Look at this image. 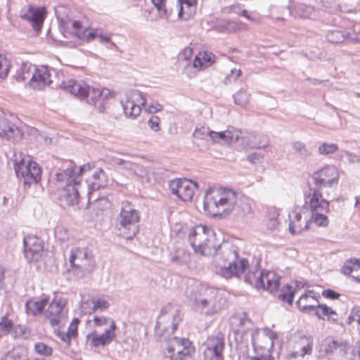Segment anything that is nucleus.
<instances>
[{
  "label": "nucleus",
  "instance_id": "31",
  "mask_svg": "<svg viewBox=\"0 0 360 360\" xmlns=\"http://www.w3.org/2000/svg\"><path fill=\"white\" fill-rule=\"evenodd\" d=\"M48 304V300L43 298L38 301L29 300L25 304V311L28 315L34 316L41 314L45 307Z\"/></svg>",
  "mask_w": 360,
  "mask_h": 360
},
{
  "label": "nucleus",
  "instance_id": "27",
  "mask_svg": "<svg viewBox=\"0 0 360 360\" xmlns=\"http://www.w3.org/2000/svg\"><path fill=\"white\" fill-rule=\"evenodd\" d=\"M207 134L214 142L225 144L237 141L241 135V132L235 129L220 132L210 131Z\"/></svg>",
  "mask_w": 360,
  "mask_h": 360
},
{
  "label": "nucleus",
  "instance_id": "17",
  "mask_svg": "<svg viewBox=\"0 0 360 360\" xmlns=\"http://www.w3.org/2000/svg\"><path fill=\"white\" fill-rule=\"evenodd\" d=\"M69 262L72 269L82 273L90 271L93 266L92 255L84 248H78L72 250Z\"/></svg>",
  "mask_w": 360,
  "mask_h": 360
},
{
  "label": "nucleus",
  "instance_id": "16",
  "mask_svg": "<svg viewBox=\"0 0 360 360\" xmlns=\"http://www.w3.org/2000/svg\"><path fill=\"white\" fill-rule=\"evenodd\" d=\"M169 187L172 194L183 201H188L192 199L198 186L196 182L188 179H176L169 182Z\"/></svg>",
  "mask_w": 360,
  "mask_h": 360
},
{
  "label": "nucleus",
  "instance_id": "24",
  "mask_svg": "<svg viewBox=\"0 0 360 360\" xmlns=\"http://www.w3.org/2000/svg\"><path fill=\"white\" fill-rule=\"evenodd\" d=\"M167 351L168 354L181 355L187 353L186 352H188V354H192L194 352V348L191 346V342L188 339L174 336L169 340Z\"/></svg>",
  "mask_w": 360,
  "mask_h": 360
},
{
  "label": "nucleus",
  "instance_id": "14",
  "mask_svg": "<svg viewBox=\"0 0 360 360\" xmlns=\"http://www.w3.org/2000/svg\"><path fill=\"white\" fill-rule=\"evenodd\" d=\"M120 103L126 117L134 119L140 115L141 106L146 104V98L139 90H129L125 92L124 98L121 99Z\"/></svg>",
  "mask_w": 360,
  "mask_h": 360
},
{
  "label": "nucleus",
  "instance_id": "5",
  "mask_svg": "<svg viewBox=\"0 0 360 360\" xmlns=\"http://www.w3.org/2000/svg\"><path fill=\"white\" fill-rule=\"evenodd\" d=\"M60 86L80 99L86 98L89 104L94 105L101 112L105 111L108 101L112 98L110 89L91 87L82 80L76 81L70 79L63 81Z\"/></svg>",
  "mask_w": 360,
  "mask_h": 360
},
{
  "label": "nucleus",
  "instance_id": "45",
  "mask_svg": "<svg viewBox=\"0 0 360 360\" xmlns=\"http://www.w3.org/2000/svg\"><path fill=\"white\" fill-rule=\"evenodd\" d=\"M113 162L117 166H120L122 169L127 170L129 174H131L134 162L127 161L121 158H114Z\"/></svg>",
  "mask_w": 360,
  "mask_h": 360
},
{
  "label": "nucleus",
  "instance_id": "11",
  "mask_svg": "<svg viewBox=\"0 0 360 360\" xmlns=\"http://www.w3.org/2000/svg\"><path fill=\"white\" fill-rule=\"evenodd\" d=\"M339 178L338 169L334 165H327L311 174L315 185L312 188L322 191L324 188H332L338 185Z\"/></svg>",
  "mask_w": 360,
  "mask_h": 360
},
{
  "label": "nucleus",
  "instance_id": "46",
  "mask_svg": "<svg viewBox=\"0 0 360 360\" xmlns=\"http://www.w3.org/2000/svg\"><path fill=\"white\" fill-rule=\"evenodd\" d=\"M13 328V323L11 320L4 317L0 321V335H4L9 333Z\"/></svg>",
  "mask_w": 360,
  "mask_h": 360
},
{
  "label": "nucleus",
  "instance_id": "47",
  "mask_svg": "<svg viewBox=\"0 0 360 360\" xmlns=\"http://www.w3.org/2000/svg\"><path fill=\"white\" fill-rule=\"evenodd\" d=\"M79 323V320L77 319H75L73 321L70 323L68 331L65 333V335L67 339H72L75 338L77 335V323Z\"/></svg>",
  "mask_w": 360,
  "mask_h": 360
},
{
  "label": "nucleus",
  "instance_id": "10",
  "mask_svg": "<svg viewBox=\"0 0 360 360\" xmlns=\"http://www.w3.org/2000/svg\"><path fill=\"white\" fill-rule=\"evenodd\" d=\"M181 319L176 306L167 304L160 311L155 328V335L160 341H167L172 334Z\"/></svg>",
  "mask_w": 360,
  "mask_h": 360
},
{
  "label": "nucleus",
  "instance_id": "50",
  "mask_svg": "<svg viewBox=\"0 0 360 360\" xmlns=\"http://www.w3.org/2000/svg\"><path fill=\"white\" fill-rule=\"evenodd\" d=\"M105 186V179H101V180L90 181V182L88 184V187L89 190V193L94 191L99 190L100 188L104 187Z\"/></svg>",
  "mask_w": 360,
  "mask_h": 360
},
{
  "label": "nucleus",
  "instance_id": "64",
  "mask_svg": "<svg viewBox=\"0 0 360 360\" xmlns=\"http://www.w3.org/2000/svg\"><path fill=\"white\" fill-rule=\"evenodd\" d=\"M250 360H275L272 356V354L269 355H255L254 356L250 357Z\"/></svg>",
  "mask_w": 360,
  "mask_h": 360
},
{
  "label": "nucleus",
  "instance_id": "19",
  "mask_svg": "<svg viewBox=\"0 0 360 360\" xmlns=\"http://www.w3.org/2000/svg\"><path fill=\"white\" fill-rule=\"evenodd\" d=\"M66 304L65 299L60 298L54 299L49 305L45 311V316L53 327L58 326L66 317L68 313L65 309Z\"/></svg>",
  "mask_w": 360,
  "mask_h": 360
},
{
  "label": "nucleus",
  "instance_id": "2",
  "mask_svg": "<svg viewBox=\"0 0 360 360\" xmlns=\"http://www.w3.org/2000/svg\"><path fill=\"white\" fill-rule=\"evenodd\" d=\"M236 335V349L240 356L245 357L248 354L250 345L253 347L255 355L272 354L274 333L260 332L254 328L252 322L245 315L239 319Z\"/></svg>",
  "mask_w": 360,
  "mask_h": 360
},
{
  "label": "nucleus",
  "instance_id": "34",
  "mask_svg": "<svg viewBox=\"0 0 360 360\" xmlns=\"http://www.w3.org/2000/svg\"><path fill=\"white\" fill-rule=\"evenodd\" d=\"M292 148L301 159H306L312 155L311 150L302 141H296L292 143Z\"/></svg>",
  "mask_w": 360,
  "mask_h": 360
},
{
  "label": "nucleus",
  "instance_id": "36",
  "mask_svg": "<svg viewBox=\"0 0 360 360\" xmlns=\"http://www.w3.org/2000/svg\"><path fill=\"white\" fill-rule=\"evenodd\" d=\"M93 321L94 322V325L97 327L107 326L104 330L115 332L117 328L115 321L108 317L94 316Z\"/></svg>",
  "mask_w": 360,
  "mask_h": 360
},
{
  "label": "nucleus",
  "instance_id": "54",
  "mask_svg": "<svg viewBox=\"0 0 360 360\" xmlns=\"http://www.w3.org/2000/svg\"><path fill=\"white\" fill-rule=\"evenodd\" d=\"M92 303L94 304L93 309L94 311L96 310H101L103 311L104 309H106L109 307V303L105 300L101 299H97V300H93Z\"/></svg>",
  "mask_w": 360,
  "mask_h": 360
},
{
  "label": "nucleus",
  "instance_id": "40",
  "mask_svg": "<svg viewBox=\"0 0 360 360\" xmlns=\"http://www.w3.org/2000/svg\"><path fill=\"white\" fill-rule=\"evenodd\" d=\"M338 148L336 143L323 142L319 145L318 153L321 155H328L337 152Z\"/></svg>",
  "mask_w": 360,
  "mask_h": 360
},
{
  "label": "nucleus",
  "instance_id": "56",
  "mask_svg": "<svg viewBox=\"0 0 360 360\" xmlns=\"http://www.w3.org/2000/svg\"><path fill=\"white\" fill-rule=\"evenodd\" d=\"M160 119L159 117L153 115L148 121V127L154 131L157 132L160 131Z\"/></svg>",
  "mask_w": 360,
  "mask_h": 360
},
{
  "label": "nucleus",
  "instance_id": "6",
  "mask_svg": "<svg viewBox=\"0 0 360 360\" xmlns=\"http://www.w3.org/2000/svg\"><path fill=\"white\" fill-rule=\"evenodd\" d=\"M192 299L195 307L206 315L219 311L225 302L218 289L205 285H201L196 288Z\"/></svg>",
  "mask_w": 360,
  "mask_h": 360
},
{
  "label": "nucleus",
  "instance_id": "23",
  "mask_svg": "<svg viewBox=\"0 0 360 360\" xmlns=\"http://www.w3.org/2000/svg\"><path fill=\"white\" fill-rule=\"evenodd\" d=\"M55 14L60 26L70 32L80 26V22L72 20L70 9L65 6L55 7Z\"/></svg>",
  "mask_w": 360,
  "mask_h": 360
},
{
  "label": "nucleus",
  "instance_id": "1",
  "mask_svg": "<svg viewBox=\"0 0 360 360\" xmlns=\"http://www.w3.org/2000/svg\"><path fill=\"white\" fill-rule=\"evenodd\" d=\"M204 210L212 217L226 218L229 215L243 219L252 214L251 200L226 188H210L206 190Z\"/></svg>",
  "mask_w": 360,
  "mask_h": 360
},
{
  "label": "nucleus",
  "instance_id": "26",
  "mask_svg": "<svg viewBox=\"0 0 360 360\" xmlns=\"http://www.w3.org/2000/svg\"><path fill=\"white\" fill-rule=\"evenodd\" d=\"M289 231L292 234H298L309 228V219L302 218L300 210H294L288 214Z\"/></svg>",
  "mask_w": 360,
  "mask_h": 360
},
{
  "label": "nucleus",
  "instance_id": "20",
  "mask_svg": "<svg viewBox=\"0 0 360 360\" xmlns=\"http://www.w3.org/2000/svg\"><path fill=\"white\" fill-rule=\"evenodd\" d=\"M24 254L29 262H37L44 250L42 240L34 236H28L23 239Z\"/></svg>",
  "mask_w": 360,
  "mask_h": 360
},
{
  "label": "nucleus",
  "instance_id": "4",
  "mask_svg": "<svg viewBox=\"0 0 360 360\" xmlns=\"http://www.w3.org/2000/svg\"><path fill=\"white\" fill-rule=\"evenodd\" d=\"M65 169L56 174L58 187L60 188L58 200L63 206H72L79 202V193L82 187V175L91 169L89 164L77 168L72 163Z\"/></svg>",
  "mask_w": 360,
  "mask_h": 360
},
{
  "label": "nucleus",
  "instance_id": "59",
  "mask_svg": "<svg viewBox=\"0 0 360 360\" xmlns=\"http://www.w3.org/2000/svg\"><path fill=\"white\" fill-rule=\"evenodd\" d=\"M255 271H248L247 274L244 276V281L255 287V280L258 278Z\"/></svg>",
  "mask_w": 360,
  "mask_h": 360
},
{
  "label": "nucleus",
  "instance_id": "38",
  "mask_svg": "<svg viewBox=\"0 0 360 360\" xmlns=\"http://www.w3.org/2000/svg\"><path fill=\"white\" fill-rule=\"evenodd\" d=\"M340 30H330L326 34V39L331 43H342L348 39L347 34Z\"/></svg>",
  "mask_w": 360,
  "mask_h": 360
},
{
  "label": "nucleus",
  "instance_id": "61",
  "mask_svg": "<svg viewBox=\"0 0 360 360\" xmlns=\"http://www.w3.org/2000/svg\"><path fill=\"white\" fill-rule=\"evenodd\" d=\"M168 356L170 360H193L192 354H188V352L181 355L172 354H169Z\"/></svg>",
  "mask_w": 360,
  "mask_h": 360
},
{
  "label": "nucleus",
  "instance_id": "21",
  "mask_svg": "<svg viewBox=\"0 0 360 360\" xmlns=\"http://www.w3.org/2000/svg\"><path fill=\"white\" fill-rule=\"evenodd\" d=\"M280 285V277L274 271H262L255 280L257 289L266 290L269 292L276 290Z\"/></svg>",
  "mask_w": 360,
  "mask_h": 360
},
{
  "label": "nucleus",
  "instance_id": "58",
  "mask_svg": "<svg viewBox=\"0 0 360 360\" xmlns=\"http://www.w3.org/2000/svg\"><path fill=\"white\" fill-rule=\"evenodd\" d=\"M263 158V155L260 153H252L247 156V160L252 164H257L262 162Z\"/></svg>",
  "mask_w": 360,
  "mask_h": 360
},
{
  "label": "nucleus",
  "instance_id": "12",
  "mask_svg": "<svg viewBox=\"0 0 360 360\" xmlns=\"http://www.w3.org/2000/svg\"><path fill=\"white\" fill-rule=\"evenodd\" d=\"M15 172L18 178L23 179L25 186H30L41 180V169L39 166L30 158H22L14 166Z\"/></svg>",
  "mask_w": 360,
  "mask_h": 360
},
{
  "label": "nucleus",
  "instance_id": "49",
  "mask_svg": "<svg viewBox=\"0 0 360 360\" xmlns=\"http://www.w3.org/2000/svg\"><path fill=\"white\" fill-rule=\"evenodd\" d=\"M344 155L347 157V162L349 164H354L356 162H360V155L350 153L347 150H342V154L340 155V158L342 159Z\"/></svg>",
  "mask_w": 360,
  "mask_h": 360
},
{
  "label": "nucleus",
  "instance_id": "63",
  "mask_svg": "<svg viewBox=\"0 0 360 360\" xmlns=\"http://www.w3.org/2000/svg\"><path fill=\"white\" fill-rule=\"evenodd\" d=\"M101 179H105V174L102 169H98L94 173L92 174V179L94 180H101Z\"/></svg>",
  "mask_w": 360,
  "mask_h": 360
},
{
  "label": "nucleus",
  "instance_id": "39",
  "mask_svg": "<svg viewBox=\"0 0 360 360\" xmlns=\"http://www.w3.org/2000/svg\"><path fill=\"white\" fill-rule=\"evenodd\" d=\"M294 295L295 290H293L292 286L286 284L285 285L283 286L281 293L278 296V298L283 302H286L289 304H292Z\"/></svg>",
  "mask_w": 360,
  "mask_h": 360
},
{
  "label": "nucleus",
  "instance_id": "52",
  "mask_svg": "<svg viewBox=\"0 0 360 360\" xmlns=\"http://www.w3.org/2000/svg\"><path fill=\"white\" fill-rule=\"evenodd\" d=\"M153 4L157 8L160 15L163 16L167 15V11L165 8L166 0H151Z\"/></svg>",
  "mask_w": 360,
  "mask_h": 360
},
{
  "label": "nucleus",
  "instance_id": "44",
  "mask_svg": "<svg viewBox=\"0 0 360 360\" xmlns=\"http://www.w3.org/2000/svg\"><path fill=\"white\" fill-rule=\"evenodd\" d=\"M10 68V62L4 56L0 55V77L1 79L7 77Z\"/></svg>",
  "mask_w": 360,
  "mask_h": 360
},
{
  "label": "nucleus",
  "instance_id": "41",
  "mask_svg": "<svg viewBox=\"0 0 360 360\" xmlns=\"http://www.w3.org/2000/svg\"><path fill=\"white\" fill-rule=\"evenodd\" d=\"M249 96L250 95L245 91L240 89L233 94V98L235 104L245 107L248 103Z\"/></svg>",
  "mask_w": 360,
  "mask_h": 360
},
{
  "label": "nucleus",
  "instance_id": "53",
  "mask_svg": "<svg viewBox=\"0 0 360 360\" xmlns=\"http://www.w3.org/2000/svg\"><path fill=\"white\" fill-rule=\"evenodd\" d=\"M179 2L180 4L179 16L180 18H183L184 9V6H186L187 8H191L196 4L197 0H179Z\"/></svg>",
  "mask_w": 360,
  "mask_h": 360
},
{
  "label": "nucleus",
  "instance_id": "42",
  "mask_svg": "<svg viewBox=\"0 0 360 360\" xmlns=\"http://www.w3.org/2000/svg\"><path fill=\"white\" fill-rule=\"evenodd\" d=\"M34 351L44 356H50L53 353V349L44 342H37L34 345Z\"/></svg>",
  "mask_w": 360,
  "mask_h": 360
},
{
  "label": "nucleus",
  "instance_id": "28",
  "mask_svg": "<svg viewBox=\"0 0 360 360\" xmlns=\"http://www.w3.org/2000/svg\"><path fill=\"white\" fill-rule=\"evenodd\" d=\"M341 271L360 282V259L350 258L346 260Z\"/></svg>",
  "mask_w": 360,
  "mask_h": 360
},
{
  "label": "nucleus",
  "instance_id": "29",
  "mask_svg": "<svg viewBox=\"0 0 360 360\" xmlns=\"http://www.w3.org/2000/svg\"><path fill=\"white\" fill-rule=\"evenodd\" d=\"M290 12L295 17L300 18H311L316 15L314 7L303 3H297L291 6Z\"/></svg>",
  "mask_w": 360,
  "mask_h": 360
},
{
  "label": "nucleus",
  "instance_id": "32",
  "mask_svg": "<svg viewBox=\"0 0 360 360\" xmlns=\"http://www.w3.org/2000/svg\"><path fill=\"white\" fill-rule=\"evenodd\" d=\"M322 346L327 354H333L338 349L344 351L347 348V344L343 341L333 340L330 338H326L322 342Z\"/></svg>",
  "mask_w": 360,
  "mask_h": 360
},
{
  "label": "nucleus",
  "instance_id": "30",
  "mask_svg": "<svg viewBox=\"0 0 360 360\" xmlns=\"http://www.w3.org/2000/svg\"><path fill=\"white\" fill-rule=\"evenodd\" d=\"M20 134V131L17 126L5 118H0V136H6L11 139Z\"/></svg>",
  "mask_w": 360,
  "mask_h": 360
},
{
  "label": "nucleus",
  "instance_id": "9",
  "mask_svg": "<svg viewBox=\"0 0 360 360\" xmlns=\"http://www.w3.org/2000/svg\"><path fill=\"white\" fill-rule=\"evenodd\" d=\"M139 213L131 203L124 201L122 202L120 214L116 219L115 228L123 238L131 240L139 232Z\"/></svg>",
  "mask_w": 360,
  "mask_h": 360
},
{
  "label": "nucleus",
  "instance_id": "22",
  "mask_svg": "<svg viewBox=\"0 0 360 360\" xmlns=\"http://www.w3.org/2000/svg\"><path fill=\"white\" fill-rule=\"evenodd\" d=\"M19 16L20 18L29 21L35 31L41 30L44 14L40 8L28 5L20 10Z\"/></svg>",
  "mask_w": 360,
  "mask_h": 360
},
{
  "label": "nucleus",
  "instance_id": "3",
  "mask_svg": "<svg viewBox=\"0 0 360 360\" xmlns=\"http://www.w3.org/2000/svg\"><path fill=\"white\" fill-rule=\"evenodd\" d=\"M212 257L215 272L229 279L233 276L240 277L249 266L246 259H238V248L229 242L216 244Z\"/></svg>",
  "mask_w": 360,
  "mask_h": 360
},
{
  "label": "nucleus",
  "instance_id": "57",
  "mask_svg": "<svg viewBox=\"0 0 360 360\" xmlns=\"http://www.w3.org/2000/svg\"><path fill=\"white\" fill-rule=\"evenodd\" d=\"M6 354L11 360H21L22 358V351L20 348H14Z\"/></svg>",
  "mask_w": 360,
  "mask_h": 360
},
{
  "label": "nucleus",
  "instance_id": "18",
  "mask_svg": "<svg viewBox=\"0 0 360 360\" xmlns=\"http://www.w3.org/2000/svg\"><path fill=\"white\" fill-rule=\"evenodd\" d=\"M307 298H308L307 295H302L300 300L296 302L297 307L302 311H314L315 314L319 319H323V316H326L328 317L327 319L329 321L336 322L338 321V314L336 311L326 304H304L303 301Z\"/></svg>",
  "mask_w": 360,
  "mask_h": 360
},
{
  "label": "nucleus",
  "instance_id": "60",
  "mask_svg": "<svg viewBox=\"0 0 360 360\" xmlns=\"http://www.w3.org/2000/svg\"><path fill=\"white\" fill-rule=\"evenodd\" d=\"M322 295L328 299L331 300H336L338 299L340 297V294L333 290L328 289V290H324L322 292Z\"/></svg>",
  "mask_w": 360,
  "mask_h": 360
},
{
  "label": "nucleus",
  "instance_id": "48",
  "mask_svg": "<svg viewBox=\"0 0 360 360\" xmlns=\"http://www.w3.org/2000/svg\"><path fill=\"white\" fill-rule=\"evenodd\" d=\"M240 75L241 70L240 69L231 70V72L226 76L224 82L226 85L231 84L233 82H236Z\"/></svg>",
  "mask_w": 360,
  "mask_h": 360
},
{
  "label": "nucleus",
  "instance_id": "62",
  "mask_svg": "<svg viewBox=\"0 0 360 360\" xmlns=\"http://www.w3.org/2000/svg\"><path fill=\"white\" fill-rule=\"evenodd\" d=\"M201 56L202 54L200 53L198 56H196L195 57L193 64L195 68H202L204 66H205V64L204 63L203 60L201 58Z\"/></svg>",
  "mask_w": 360,
  "mask_h": 360
},
{
  "label": "nucleus",
  "instance_id": "15",
  "mask_svg": "<svg viewBox=\"0 0 360 360\" xmlns=\"http://www.w3.org/2000/svg\"><path fill=\"white\" fill-rule=\"evenodd\" d=\"M203 347L205 360H224L225 339L222 333H218L209 335L205 341Z\"/></svg>",
  "mask_w": 360,
  "mask_h": 360
},
{
  "label": "nucleus",
  "instance_id": "55",
  "mask_svg": "<svg viewBox=\"0 0 360 360\" xmlns=\"http://www.w3.org/2000/svg\"><path fill=\"white\" fill-rule=\"evenodd\" d=\"M142 106H144L149 113H155L162 110V105L161 104L158 103H151L148 104L146 100V104L142 105Z\"/></svg>",
  "mask_w": 360,
  "mask_h": 360
},
{
  "label": "nucleus",
  "instance_id": "25",
  "mask_svg": "<svg viewBox=\"0 0 360 360\" xmlns=\"http://www.w3.org/2000/svg\"><path fill=\"white\" fill-rule=\"evenodd\" d=\"M115 337L114 331L105 330L102 334L91 333L86 335V345L91 349L104 347L109 345Z\"/></svg>",
  "mask_w": 360,
  "mask_h": 360
},
{
  "label": "nucleus",
  "instance_id": "43",
  "mask_svg": "<svg viewBox=\"0 0 360 360\" xmlns=\"http://www.w3.org/2000/svg\"><path fill=\"white\" fill-rule=\"evenodd\" d=\"M259 141H256L257 137L253 136L255 141H250L249 146L252 148H265L269 145V139L265 135H259Z\"/></svg>",
  "mask_w": 360,
  "mask_h": 360
},
{
  "label": "nucleus",
  "instance_id": "33",
  "mask_svg": "<svg viewBox=\"0 0 360 360\" xmlns=\"http://www.w3.org/2000/svg\"><path fill=\"white\" fill-rule=\"evenodd\" d=\"M169 258L176 264H186L190 260V253L183 248H178L170 253Z\"/></svg>",
  "mask_w": 360,
  "mask_h": 360
},
{
  "label": "nucleus",
  "instance_id": "7",
  "mask_svg": "<svg viewBox=\"0 0 360 360\" xmlns=\"http://www.w3.org/2000/svg\"><path fill=\"white\" fill-rule=\"evenodd\" d=\"M188 241L195 253L209 257L217 243L214 231L206 226L199 224L192 228L188 234Z\"/></svg>",
  "mask_w": 360,
  "mask_h": 360
},
{
  "label": "nucleus",
  "instance_id": "8",
  "mask_svg": "<svg viewBox=\"0 0 360 360\" xmlns=\"http://www.w3.org/2000/svg\"><path fill=\"white\" fill-rule=\"evenodd\" d=\"M329 201L323 198L319 189L310 188L304 194V206L311 212V221L319 226L326 227L329 223L326 216L329 212Z\"/></svg>",
  "mask_w": 360,
  "mask_h": 360
},
{
  "label": "nucleus",
  "instance_id": "51",
  "mask_svg": "<svg viewBox=\"0 0 360 360\" xmlns=\"http://www.w3.org/2000/svg\"><path fill=\"white\" fill-rule=\"evenodd\" d=\"M147 169L142 165L134 164L131 175L136 176L139 178H144L147 176Z\"/></svg>",
  "mask_w": 360,
  "mask_h": 360
},
{
  "label": "nucleus",
  "instance_id": "13",
  "mask_svg": "<svg viewBox=\"0 0 360 360\" xmlns=\"http://www.w3.org/2000/svg\"><path fill=\"white\" fill-rule=\"evenodd\" d=\"M22 71L21 79L26 80L31 76L30 84L33 89H41L52 83L51 74L47 67L41 66L37 69L30 64L27 70V65L25 64L22 67Z\"/></svg>",
  "mask_w": 360,
  "mask_h": 360
},
{
  "label": "nucleus",
  "instance_id": "37",
  "mask_svg": "<svg viewBox=\"0 0 360 360\" xmlns=\"http://www.w3.org/2000/svg\"><path fill=\"white\" fill-rule=\"evenodd\" d=\"M304 342H306V345H303L301 347V352L300 354V357H304L305 355H309L311 354L312 352V346H313V338L309 335H304L300 337V345H304Z\"/></svg>",
  "mask_w": 360,
  "mask_h": 360
},
{
  "label": "nucleus",
  "instance_id": "35",
  "mask_svg": "<svg viewBox=\"0 0 360 360\" xmlns=\"http://www.w3.org/2000/svg\"><path fill=\"white\" fill-rule=\"evenodd\" d=\"M99 31L100 30H90L88 29L83 30L82 25H80L79 27L74 28L73 30L70 31V33H74V34L79 39H85L88 41H90L98 37Z\"/></svg>",
  "mask_w": 360,
  "mask_h": 360
}]
</instances>
